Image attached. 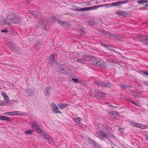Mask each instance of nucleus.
<instances>
[{
	"mask_svg": "<svg viewBox=\"0 0 148 148\" xmlns=\"http://www.w3.org/2000/svg\"><path fill=\"white\" fill-rule=\"evenodd\" d=\"M20 22V19L18 17H14L12 16H7L6 20L4 21L2 23L3 25H9L11 24L18 23Z\"/></svg>",
	"mask_w": 148,
	"mask_h": 148,
	"instance_id": "1",
	"label": "nucleus"
},
{
	"mask_svg": "<svg viewBox=\"0 0 148 148\" xmlns=\"http://www.w3.org/2000/svg\"><path fill=\"white\" fill-rule=\"evenodd\" d=\"M99 7L95 6L93 7H85L80 9L79 7L75 6H73L72 7V9L73 10L77 11H86L88 10H91L93 9H96Z\"/></svg>",
	"mask_w": 148,
	"mask_h": 148,
	"instance_id": "2",
	"label": "nucleus"
},
{
	"mask_svg": "<svg viewBox=\"0 0 148 148\" xmlns=\"http://www.w3.org/2000/svg\"><path fill=\"white\" fill-rule=\"evenodd\" d=\"M51 108L52 111L54 113L61 114L62 113L59 110L58 106L54 103L51 104Z\"/></svg>",
	"mask_w": 148,
	"mask_h": 148,
	"instance_id": "3",
	"label": "nucleus"
},
{
	"mask_svg": "<svg viewBox=\"0 0 148 148\" xmlns=\"http://www.w3.org/2000/svg\"><path fill=\"white\" fill-rule=\"evenodd\" d=\"M55 55L53 54L51 55L49 59L48 63L49 66H52L55 64L56 61L55 60Z\"/></svg>",
	"mask_w": 148,
	"mask_h": 148,
	"instance_id": "4",
	"label": "nucleus"
},
{
	"mask_svg": "<svg viewBox=\"0 0 148 148\" xmlns=\"http://www.w3.org/2000/svg\"><path fill=\"white\" fill-rule=\"evenodd\" d=\"M88 60L90 61H92V64H96L98 63L99 61V60L95 57H93L92 56H87Z\"/></svg>",
	"mask_w": 148,
	"mask_h": 148,
	"instance_id": "5",
	"label": "nucleus"
},
{
	"mask_svg": "<svg viewBox=\"0 0 148 148\" xmlns=\"http://www.w3.org/2000/svg\"><path fill=\"white\" fill-rule=\"evenodd\" d=\"M32 127L33 129H34L35 130H36L38 132H40L41 130L39 126L36 122H33L32 125Z\"/></svg>",
	"mask_w": 148,
	"mask_h": 148,
	"instance_id": "6",
	"label": "nucleus"
},
{
	"mask_svg": "<svg viewBox=\"0 0 148 148\" xmlns=\"http://www.w3.org/2000/svg\"><path fill=\"white\" fill-rule=\"evenodd\" d=\"M59 109L62 110L64 108H66L68 106V104L66 103H59L57 104Z\"/></svg>",
	"mask_w": 148,
	"mask_h": 148,
	"instance_id": "7",
	"label": "nucleus"
},
{
	"mask_svg": "<svg viewBox=\"0 0 148 148\" xmlns=\"http://www.w3.org/2000/svg\"><path fill=\"white\" fill-rule=\"evenodd\" d=\"M55 17H53V18L54 21H58L59 23L62 26L65 27L66 26L68 27L69 25L68 24V23L66 22L61 21H59L58 19L56 20L55 19Z\"/></svg>",
	"mask_w": 148,
	"mask_h": 148,
	"instance_id": "8",
	"label": "nucleus"
},
{
	"mask_svg": "<svg viewBox=\"0 0 148 148\" xmlns=\"http://www.w3.org/2000/svg\"><path fill=\"white\" fill-rule=\"evenodd\" d=\"M131 125L132 126L136 127H137L142 129H143L145 128V126L141 124L135 123H131Z\"/></svg>",
	"mask_w": 148,
	"mask_h": 148,
	"instance_id": "9",
	"label": "nucleus"
},
{
	"mask_svg": "<svg viewBox=\"0 0 148 148\" xmlns=\"http://www.w3.org/2000/svg\"><path fill=\"white\" fill-rule=\"evenodd\" d=\"M102 135V131L101 130V127H98L97 128V131L95 133V135L97 137H100Z\"/></svg>",
	"mask_w": 148,
	"mask_h": 148,
	"instance_id": "10",
	"label": "nucleus"
},
{
	"mask_svg": "<svg viewBox=\"0 0 148 148\" xmlns=\"http://www.w3.org/2000/svg\"><path fill=\"white\" fill-rule=\"evenodd\" d=\"M1 95L4 98L5 103H8L9 102V98L6 94L4 92H1Z\"/></svg>",
	"mask_w": 148,
	"mask_h": 148,
	"instance_id": "11",
	"label": "nucleus"
},
{
	"mask_svg": "<svg viewBox=\"0 0 148 148\" xmlns=\"http://www.w3.org/2000/svg\"><path fill=\"white\" fill-rule=\"evenodd\" d=\"M128 2V0H125L123 1H119L116 2H114L112 3V5L114 6H119L122 4L127 3Z\"/></svg>",
	"mask_w": 148,
	"mask_h": 148,
	"instance_id": "12",
	"label": "nucleus"
},
{
	"mask_svg": "<svg viewBox=\"0 0 148 148\" xmlns=\"http://www.w3.org/2000/svg\"><path fill=\"white\" fill-rule=\"evenodd\" d=\"M39 133L41 135L43 136L44 138L47 140L48 139L50 136L45 131H42L41 130Z\"/></svg>",
	"mask_w": 148,
	"mask_h": 148,
	"instance_id": "13",
	"label": "nucleus"
},
{
	"mask_svg": "<svg viewBox=\"0 0 148 148\" xmlns=\"http://www.w3.org/2000/svg\"><path fill=\"white\" fill-rule=\"evenodd\" d=\"M11 116H21L23 113L20 111H14L11 112Z\"/></svg>",
	"mask_w": 148,
	"mask_h": 148,
	"instance_id": "14",
	"label": "nucleus"
},
{
	"mask_svg": "<svg viewBox=\"0 0 148 148\" xmlns=\"http://www.w3.org/2000/svg\"><path fill=\"white\" fill-rule=\"evenodd\" d=\"M141 42L144 44L148 45V37H143L141 39Z\"/></svg>",
	"mask_w": 148,
	"mask_h": 148,
	"instance_id": "15",
	"label": "nucleus"
},
{
	"mask_svg": "<svg viewBox=\"0 0 148 148\" xmlns=\"http://www.w3.org/2000/svg\"><path fill=\"white\" fill-rule=\"evenodd\" d=\"M82 119L81 118L77 117V118L75 119V122L77 124L81 126L83 125V124L81 122V121Z\"/></svg>",
	"mask_w": 148,
	"mask_h": 148,
	"instance_id": "16",
	"label": "nucleus"
},
{
	"mask_svg": "<svg viewBox=\"0 0 148 148\" xmlns=\"http://www.w3.org/2000/svg\"><path fill=\"white\" fill-rule=\"evenodd\" d=\"M90 145L92 148H99V145L95 142H92Z\"/></svg>",
	"mask_w": 148,
	"mask_h": 148,
	"instance_id": "17",
	"label": "nucleus"
},
{
	"mask_svg": "<svg viewBox=\"0 0 148 148\" xmlns=\"http://www.w3.org/2000/svg\"><path fill=\"white\" fill-rule=\"evenodd\" d=\"M86 60H88L87 56L85 58V59L84 60L81 58H77V61L78 62L81 63H84Z\"/></svg>",
	"mask_w": 148,
	"mask_h": 148,
	"instance_id": "18",
	"label": "nucleus"
},
{
	"mask_svg": "<svg viewBox=\"0 0 148 148\" xmlns=\"http://www.w3.org/2000/svg\"><path fill=\"white\" fill-rule=\"evenodd\" d=\"M10 118L9 117L5 116H0V120L2 121L4 120H7L8 121L10 119Z\"/></svg>",
	"mask_w": 148,
	"mask_h": 148,
	"instance_id": "19",
	"label": "nucleus"
},
{
	"mask_svg": "<svg viewBox=\"0 0 148 148\" xmlns=\"http://www.w3.org/2000/svg\"><path fill=\"white\" fill-rule=\"evenodd\" d=\"M24 132L26 134L31 135L33 133V130L31 129H28L25 131Z\"/></svg>",
	"mask_w": 148,
	"mask_h": 148,
	"instance_id": "20",
	"label": "nucleus"
},
{
	"mask_svg": "<svg viewBox=\"0 0 148 148\" xmlns=\"http://www.w3.org/2000/svg\"><path fill=\"white\" fill-rule=\"evenodd\" d=\"M148 2V1L146 0H141L138 1V3L139 4H143L145 3H147Z\"/></svg>",
	"mask_w": 148,
	"mask_h": 148,
	"instance_id": "21",
	"label": "nucleus"
},
{
	"mask_svg": "<svg viewBox=\"0 0 148 148\" xmlns=\"http://www.w3.org/2000/svg\"><path fill=\"white\" fill-rule=\"evenodd\" d=\"M117 14L119 15H124L125 14V12H123L122 11H118L117 12Z\"/></svg>",
	"mask_w": 148,
	"mask_h": 148,
	"instance_id": "22",
	"label": "nucleus"
},
{
	"mask_svg": "<svg viewBox=\"0 0 148 148\" xmlns=\"http://www.w3.org/2000/svg\"><path fill=\"white\" fill-rule=\"evenodd\" d=\"M50 92L49 91H45V92L44 94L46 96H49L50 95Z\"/></svg>",
	"mask_w": 148,
	"mask_h": 148,
	"instance_id": "23",
	"label": "nucleus"
},
{
	"mask_svg": "<svg viewBox=\"0 0 148 148\" xmlns=\"http://www.w3.org/2000/svg\"><path fill=\"white\" fill-rule=\"evenodd\" d=\"M47 140L50 141L51 142L53 143L54 142V140L51 136H49Z\"/></svg>",
	"mask_w": 148,
	"mask_h": 148,
	"instance_id": "24",
	"label": "nucleus"
},
{
	"mask_svg": "<svg viewBox=\"0 0 148 148\" xmlns=\"http://www.w3.org/2000/svg\"><path fill=\"white\" fill-rule=\"evenodd\" d=\"M72 81H73L75 83H78L79 80L77 78H73L72 79Z\"/></svg>",
	"mask_w": 148,
	"mask_h": 148,
	"instance_id": "25",
	"label": "nucleus"
},
{
	"mask_svg": "<svg viewBox=\"0 0 148 148\" xmlns=\"http://www.w3.org/2000/svg\"><path fill=\"white\" fill-rule=\"evenodd\" d=\"M5 102L3 101H0V106H5Z\"/></svg>",
	"mask_w": 148,
	"mask_h": 148,
	"instance_id": "26",
	"label": "nucleus"
},
{
	"mask_svg": "<svg viewBox=\"0 0 148 148\" xmlns=\"http://www.w3.org/2000/svg\"><path fill=\"white\" fill-rule=\"evenodd\" d=\"M104 86L105 87H108V84L106 82H104L103 83H102V86Z\"/></svg>",
	"mask_w": 148,
	"mask_h": 148,
	"instance_id": "27",
	"label": "nucleus"
},
{
	"mask_svg": "<svg viewBox=\"0 0 148 148\" xmlns=\"http://www.w3.org/2000/svg\"><path fill=\"white\" fill-rule=\"evenodd\" d=\"M4 114L5 115L11 116V112L5 113Z\"/></svg>",
	"mask_w": 148,
	"mask_h": 148,
	"instance_id": "28",
	"label": "nucleus"
},
{
	"mask_svg": "<svg viewBox=\"0 0 148 148\" xmlns=\"http://www.w3.org/2000/svg\"><path fill=\"white\" fill-rule=\"evenodd\" d=\"M103 136L106 137L108 136V135L106 133L102 132V136Z\"/></svg>",
	"mask_w": 148,
	"mask_h": 148,
	"instance_id": "29",
	"label": "nucleus"
},
{
	"mask_svg": "<svg viewBox=\"0 0 148 148\" xmlns=\"http://www.w3.org/2000/svg\"><path fill=\"white\" fill-rule=\"evenodd\" d=\"M144 84L148 86V81H145L144 82Z\"/></svg>",
	"mask_w": 148,
	"mask_h": 148,
	"instance_id": "30",
	"label": "nucleus"
},
{
	"mask_svg": "<svg viewBox=\"0 0 148 148\" xmlns=\"http://www.w3.org/2000/svg\"><path fill=\"white\" fill-rule=\"evenodd\" d=\"M143 73L148 75V71H145L143 72Z\"/></svg>",
	"mask_w": 148,
	"mask_h": 148,
	"instance_id": "31",
	"label": "nucleus"
},
{
	"mask_svg": "<svg viewBox=\"0 0 148 148\" xmlns=\"http://www.w3.org/2000/svg\"><path fill=\"white\" fill-rule=\"evenodd\" d=\"M28 12L29 13H32L33 14H34V12L32 11L31 10H30Z\"/></svg>",
	"mask_w": 148,
	"mask_h": 148,
	"instance_id": "32",
	"label": "nucleus"
},
{
	"mask_svg": "<svg viewBox=\"0 0 148 148\" xmlns=\"http://www.w3.org/2000/svg\"><path fill=\"white\" fill-rule=\"evenodd\" d=\"M7 32V31L6 30H1V32Z\"/></svg>",
	"mask_w": 148,
	"mask_h": 148,
	"instance_id": "33",
	"label": "nucleus"
},
{
	"mask_svg": "<svg viewBox=\"0 0 148 148\" xmlns=\"http://www.w3.org/2000/svg\"><path fill=\"white\" fill-rule=\"evenodd\" d=\"M102 45H103L104 47H105L107 48H108L109 47V46H106L105 45H103L102 44Z\"/></svg>",
	"mask_w": 148,
	"mask_h": 148,
	"instance_id": "34",
	"label": "nucleus"
},
{
	"mask_svg": "<svg viewBox=\"0 0 148 148\" xmlns=\"http://www.w3.org/2000/svg\"><path fill=\"white\" fill-rule=\"evenodd\" d=\"M130 102L131 103H133V104H134V105H137V103H135V102H133V101H130Z\"/></svg>",
	"mask_w": 148,
	"mask_h": 148,
	"instance_id": "35",
	"label": "nucleus"
},
{
	"mask_svg": "<svg viewBox=\"0 0 148 148\" xmlns=\"http://www.w3.org/2000/svg\"><path fill=\"white\" fill-rule=\"evenodd\" d=\"M92 97H95L97 98H99V97H98V94H96V95H95V96L93 95Z\"/></svg>",
	"mask_w": 148,
	"mask_h": 148,
	"instance_id": "36",
	"label": "nucleus"
},
{
	"mask_svg": "<svg viewBox=\"0 0 148 148\" xmlns=\"http://www.w3.org/2000/svg\"><path fill=\"white\" fill-rule=\"evenodd\" d=\"M85 4L86 5H90L89 3H86Z\"/></svg>",
	"mask_w": 148,
	"mask_h": 148,
	"instance_id": "37",
	"label": "nucleus"
},
{
	"mask_svg": "<svg viewBox=\"0 0 148 148\" xmlns=\"http://www.w3.org/2000/svg\"><path fill=\"white\" fill-rule=\"evenodd\" d=\"M147 140H148V136L147 137Z\"/></svg>",
	"mask_w": 148,
	"mask_h": 148,
	"instance_id": "38",
	"label": "nucleus"
},
{
	"mask_svg": "<svg viewBox=\"0 0 148 148\" xmlns=\"http://www.w3.org/2000/svg\"><path fill=\"white\" fill-rule=\"evenodd\" d=\"M102 35H103V32H102Z\"/></svg>",
	"mask_w": 148,
	"mask_h": 148,
	"instance_id": "39",
	"label": "nucleus"
},
{
	"mask_svg": "<svg viewBox=\"0 0 148 148\" xmlns=\"http://www.w3.org/2000/svg\"><path fill=\"white\" fill-rule=\"evenodd\" d=\"M96 84H98L96 82Z\"/></svg>",
	"mask_w": 148,
	"mask_h": 148,
	"instance_id": "40",
	"label": "nucleus"
},
{
	"mask_svg": "<svg viewBox=\"0 0 148 148\" xmlns=\"http://www.w3.org/2000/svg\"><path fill=\"white\" fill-rule=\"evenodd\" d=\"M86 83H85V84H84V85H86Z\"/></svg>",
	"mask_w": 148,
	"mask_h": 148,
	"instance_id": "41",
	"label": "nucleus"
},
{
	"mask_svg": "<svg viewBox=\"0 0 148 148\" xmlns=\"http://www.w3.org/2000/svg\"><path fill=\"white\" fill-rule=\"evenodd\" d=\"M112 116H113V114H112Z\"/></svg>",
	"mask_w": 148,
	"mask_h": 148,
	"instance_id": "42",
	"label": "nucleus"
},
{
	"mask_svg": "<svg viewBox=\"0 0 148 148\" xmlns=\"http://www.w3.org/2000/svg\"><path fill=\"white\" fill-rule=\"evenodd\" d=\"M90 140H91V139H90Z\"/></svg>",
	"mask_w": 148,
	"mask_h": 148,
	"instance_id": "43",
	"label": "nucleus"
},
{
	"mask_svg": "<svg viewBox=\"0 0 148 148\" xmlns=\"http://www.w3.org/2000/svg\"><path fill=\"white\" fill-rule=\"evenodd\" d=\"M147 106H148V105H147Z\"/></svg>",
	"mask_w": 148,
	"mask_h": 148,
	"instance_id": "44",
	"label": "nucleus"
},
{
	"mask_svg": "<svg viewBox=\"0 0 148 148\" xmlns=\"http://www.w3.org/2000/svg\"><path fill=\"white\" fill-rule=\"evenodd\" d=\"M147 5H148V4H147Z\"/></svg>",
	"mask_w": 148,
	"mask_h": 148,
	"instance_id": "45",
	"label": "nucleus"
}]
</instances>
